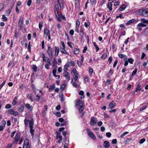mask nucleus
I'll return each instance as SVG.
<instances>
[{
  "mask_svg": "<svg viewBox=\"0 0 148 148\" xmlns=\"http://www.w3.org/2000/svg\"><path fill=\"white\" fill-rule=\"evenodd\" d=\"M59 8L58 4H56L54 6V11L55 15L57 20L60 22H61L62 20L60 18L59 14Z\"/></svg>",
  "mask_w": 148,
  "mask_h": 148,
  "instance_id": "1",
  "label": "nucleus"
},
{
  "mask_svg": "<svg viewBox=\"0 0 148 148\" xmlns=\"http://www.w3.org/2000/svg\"><path fill=\"white\" fill-rule=\"evenodd\" d=\"M29 123V128H30V132L31 134L32 137H33L34 136V133L35 132L34 129H33L34 121H31Z\"/></svg>",
  "mask_w": 148,
  "mask_h": 148,
  "instance_id": "2",
  "label": "nucleus"
},
{
  "mask_svg": "<svg viewBox=\"0 0 148 148\" xmlns=\"http://www.w3.org/2000/svg\"><path fill=\"white\" fill-rule=\"evenodd\" d=\"M97 121V118L94 116H92L90 121V125L92 126H94L96 124Z\"/></svg>",
  "mask_w": 148,
  "mask_h": 148,
  "instance_id": "3",
  "label": "nucleus"
},
{
  "mask_svg": "<svg viewBox=\"0 0 148 148\" xmlns=\"http://www.w3.org/2000/svg\"><path fill=\"white\" fill-rule=\"evenodd\" d=\"M88 136L91 138L95 140L96 138L95 135L94 134L93 132L91 131L90 129L89 128L86 129Z\"/></svg>",
  "mask_w": 148,
  "mask_h": 148,
  "instance_id": "4",
  "label": "nucleus"
},
{
  "mask_svg": "<svg viewBox=\"0 0 148 148\" xmlns=\"http://www.w3.org/2000/svg\"><path fill=\"white\" fill-rule=\"evenodd\" d=\"M7 113L8 114L13 115L14 116H16L18 115V112L15 111L14 110L10 109L7 110Z\"/></svg>",
  "mask_w": 148,
  "mask_h": 148,
  "instance_id": "5",
  "label": "nucleus"
},
{
  "mask_svg": "<svg viewBox=\"0 0 148 148\" xmlns=\"http://www.w3.org/2000/svg\"><path fill=\"white\" fill-rule=\"evenodd\" d=\"M50 34V31L47 27L45 28L44 30L43 37H45L46 38L48 36V35Z\"/></svg>",
  "mask_w": 148,
  "mask_h": 148,
  "instance_id": "6",
  "label": "nucleus"
},
{
  "mask_svg": "<svg viewBox=\"0 0 148 148\" xmlns=\"http://www.w3.org/2000/svg\"><path fill=\"white\" fill-rule=\"evenodd\" d=\"M80 33L79 34V35L80 36L79 39L82 40L84 36V29L83 26H81L80 27Z\"/></svg>",
  "mask_w": 148,
  "mask_h": 148,
  "instance_id": "7",
  "label": "nucleus"
},
{
  "mask_svg": "<svg viewBox=\"0 0 148 148\" xmlns=\"http://www.w3.org/2000/svg\"><path fill=\"white\" fill-rule=\"evenodd\" d=\"M23 18L22 17H20L19 18L18 23V26L19 27H20V28L19 29L20 30L21 29L23 25Z\"/></svg>",
  "mask_w": 148,
  "mask_h": 148,
  "instance_id": "8",
  "label": "nucleus"
},
{
  "mask_svg": "<svg viewBox=\"0 0 148 148\" xmlns=\"http://www.w3.org/2000/svg\"><path fill=\"white\" fill-rule=\"evenodd\" d=\"M47 53L49 56L51 58H52L53 57V53L52 52L51 47L50 46H48V49L47 50Z\"/></svg>",
  "mask_w": 148,
  "mask_h": 148,
  "instance_id": "9",
  "label": "nucleus"
},
{
  "mask_svg": "<svg viewBox=\"0 0 148 148\" xmlns=\"http://www.w3.org/2000/svg\"><path fill=\"white\" fill-rule=\"evenodd\" d=\"M25 106V108H26L29 111L31 112L33 109V107L32 106H31L30 104L28 103H27L26 104L24 103Z\"/></svg>",
  "mask_w": 148,
  "mask_h": 148,
  "instance_id": "10",
  "label": "nucleus"
},
{
  "mask_svg": "<svg viewBox=\"0 0 148 148\" xmlns=\"http://www.w3.org/2000/svg\"><path fill=\"white\" fill-rule=\"evenodd\" d=\"M118 56L119 58L123 59L124 60H127V56L125 54L118 53Z\"/></svg>",
  "mask_w": 148,
  "mask_h": 148,
  "instance_id": "11",
  "label": "nucleus"
},
{
  "mask_svg": "<svg viewBox=\"0 0 148 148\" xmlns=\"http://www.w3.org/2000/svg\"><path fill=\"white\" fill-rule=\"evenodd\" d=\"M55 57H57L58 56L59 52V47L55 46Z\"/></svg>",
  "mask_w": 148,
  "mask_h": 148,
  "instance_id": "12",
  "label": "nucleus"
},
{
  "mask_svg": "<svg viewBox=\"0 0 148 148\" xmlns=\"http://www.w3.org/2000/svg\"><path fill=\"white\" fill-rule=\"evenodd\" d=\"M103 145L105 148H108L110 147V142L107 140L103 142Z\"/></svg>",
  "mask_w": 148,
  "mask_h": 148,
  "instance_id": "13",
  "label": "nucleus"
},
{
  "mask_svg": "<svg viewBox=\"0 0 148 148\" xmlns=\"http://www.w3.org/2000/svg\"><path fill=\"white\" fill-rule=\"evenodd\" d=\"M141 85L139 84H138L137 85L136 87V88L135 89V91L134 92V94H135L136 92H138V91H140L141 88Z\"/></svg>",
  "mask_w": 148,
  "mask_h": 148,
  "instance_id": "14",
  "label": "nucleus"
},
{
  "mask_svg": "<svg viewBox=\"0 0 148 148\" xmlns=\"http://www.w3.org/2000/svg\"><path fill=\"white\" fill-rule=\"evenodd\" d=\"M31 121H34L33 119H32L30 120H29L28 119H25L24 120V122L25 123V124L26 125V127H27L28 125V122H29V123Z\"/></svg>",
  "mask_w": 148,
  "mask_h": 148,
  "instance_id": "15",
  "label": "nucleus"
},
{
  "mask_svg": "<svg viewBox=\"0 0 148 148\" xmlns=\"http://www.w3.org/2000/svg\"><path fill=\"white\" fill-rule=\"evenodd\" d=\"M115 103L114 101H112L109 104V107L111 109H112L115 106Z\"/></svg>",
  "mask_w": 148,
  "mask_h": 148,
  "instance_id": "16",
  "label": "nucleus"
},
{
  "mask_svg": "<svg viewBox=\"0 0 148 148\" xmlns=\"http://www.w3.org/2000/svg\"><path fill=\"white\" fill-rule=\"evenodd\" d=\"M135 20L134 19H131L129 21H127L126 23V25L128 26L130 25H132L135 21Z\"/></svg>",
  "mask_w": 148,
  "mask_h": 148,
  "instance_id": "17",
  "label": "nucleus"
},
{
  "mask_svg": "<svg viewBox=\"0 0 148 148\" xmlns=\"http://www.w3.org/2000/svg\"><path fill=\"white\" fill-rule=\"evenodd\" d=\"M136 13L138 15L143 16V9L138 10L136 11Z\"/></svg>",
  "mask_w": 148,
  "mask_h": 148,
  "instance_id": "18",
  "label": "nucleus"
},
{
  "mask_svg": "<svg viewBox=\"0 0 148 148\" xmlns=\"http://www.w3.org/2000/svg\"><path fill=\"white\" fill-rule=\"evenodd\" d=\"M56 69H53L52 70V73L53 75L55 77H58V79H59L60 77V75H56Z\"/></svg>",
  "mask_w": 148,
  "mask_h": 148,
  "instance_id": "19",
  "label": "nucleus"
},
{
  "mask_svg": "<svg viewBox=\"0 0 148 148\" xmlns=\"http://www.w3.org/2000/svg\"><path fill=\"white\" fill-rule=\"evenodd\" d=\"M80 0H75V6L76 8H78L80 5Z\"/></svg>",
  "mask_w": 148,
  "mask_h": 148,
  "instance_id": "20",
  "label": "nucleus"
},
{
  "mask_svg": "<svg viewBox=\"0 0 148 148\" xmlns=\"http://www.w3.org/2000/svg\"><path fill=\"white\" fill-rule=\"evenodd\" d=\"M21 136V134L20 132L17 133L16 134L15 136L14 137V139L18 141L20 138Z\"/></svg>",
  "mask_w": 148,
  "mask_h": 148,
  "instance_id": "21",
  "label": "nucleus"
},
{
  "mask_svg": "<svg viewBox=\"0 0 148 148\" xmlns=\"http://www.w3.org/2000/svg\"><path fill=\"white\" fill-rule=\"evenodd\" d=\"M18 97L17 96H16L13 99V101L12 103V104L13 106H14L16 105L17 103V100L18 99Z\"/></svg>",
  "mask_w": 148,
  "mask_h": 148,
  "instance_id": "22",
  "label": "nucleus"
},
{
  "mask_svg": "<svg viewBox=\"0 0 148 148\" xmlns=\"http://www.w3.org/2000/svg\"><path fill=\"white\" fill-rule=\"evenodd\" d=\"M79 95H81L80 97V98L82 99H83L84 98L85 96L84 95V92L83 90H80L79 92Z\"/></svg>",
  "mask_w": 148,
  "mask_h": 148,
  "instance_id": "23",
  "label": "nucleus"
},
{
  "mask_svg": "<svg viewBox=\"0 0 148 148\" xmlns=\"http://www.w3.org/2000/svg\"><path fill=\"white\" fill-rule=\"evenodd\" d=\"M143 16H148V8L146 9H143Z\"/></svg>",
  "mask_w": 148,
  "mask_h": 148,
  "instance_id": "24",
  "label": "nucleus"
},
{
  "mask_svg": "<svg viewBox=\"0 0 148 148\" xmlns=\"http://www.w3.org/2000/svg\"><path fill=\"white\" fill-rule=\"evenodd\" d=\"M40 57L42 58V61L44 62H46V58L45 53H42L40 54Z\"/></svg>",
  "mask_w": 148,
  "mask_h": 148,
  "instance_id": "25",
  "label": "nucleus"
},
{
  "mask_svg": "<svg viewBox=\"0 0 148 148\" xmlns=\"http://www.w3.org/2000/svg\"><path fill=\"white\" fill-rule=\"evenodd\" d=\"M126 8V5L124 4H123L119 7V10L121 11H123Z\"/></svg>",
  "mask_w": 148,
  "mask_h": 148,
  "instance_id": "26",
  "label": "nucleus"
},
{
  "mask_svg": "<svg viewBox=\"0 0 148 148\" xmlns=\"http://www.w3.org/2000/svg\"><path fill=\"white\" fill-rule=\"evenodd\" d=\"M112 5L111 2H109L107 5V8L109 9V10L111 11L112 10Z\"/></svg>",
  "mask_w": 148,
  "mask_h": 148,
  "instance_id": "27",
  "label": "nucleus"
},
{
  "mask_svg": "<svg viewBox=\"0 0 148 148\" xmlns=\"http://www.w3.org/2000/svg\"><path fill=\"white\" fill-rule=\"evenodd\" d=\"M84 109V107L83 105H81L78 109L79 112L80 113H82Z\"/></svg>",
  "mask_w": 148,
  "mask_h": 148,
  "instance_id": "28",
  "label": "nucleus"
},
{
  "mask_svg": "<svg viewBox=\"0 0 148 148\" xmlns=\"http://www.w3.org/2000/svg\"><path fill=\"white\" fill-rule=\"evenodd\" d=\"M25 108L24 106L23 105H21L18 108V110L19 112H23L24 111Z\"/></svg>",
  "mask_w": 148,
  "mask_h": 148,
  "instance_id": "29",
  "label": "nucleus"
},
{
  "mask_svg": "<svg viewBox=\"0 0 148 148\" xmlns=\"http://www.w3.org/2000/svg\"><path fill=\"white\" fill-rule=\"evenodd\" d=\"M80 49H79L75 48L74 51V53L75 54H77L79 53Z\"/></svg>",
  "mask_w": 148,
  "mask_h": 148,
  "instance_id": "30",
  "label": "nucleus"
},
{
  "mask_svg": "<svg viewBox=\"0 0 148 148\" xmlns=\"http://www.w3.org/2000/svg\"><path fill=\"white\" fill-rule=\"evenodd\" d=\"M57 135H56V138H58L59 140H62V136L61 135H59L58 136V135H60V132H56Z\"/></svg>",
  "mask_w": 148,
  "mask_h": 148,
  "instance_id": "31",
  "label": "nucleus"
},
{
  "mask_svg": "<svg viewBox=\"0 0 148 148\" xmlns=\"http://www.w3.org/2000/svg\"><path fill=\"white\" fill-rule=\"evenodd\" d=\"M127 60L130 64H133L134 61V59L131 58H127Z\"/></svg>",
  "mask_w": 148,
  "mask_h": 148,
  "instance_id": "32",
  "label": "nucleus"
},
{
  "mask_svg": "<svg viewBox=\"0 0 148 148\" xmlns=\"http://www.w3.org/2000/svg\"><path fill=\"white\" fill-rule=\"evenodd\" d=\"M57 3L59 5L60 7V8H64V2H60V1H59V2H57Z\"/></svg>",
  "mask_w": 148,
  "mask_h": 148,
  "instance_id": "33",
  "label": "nucleus"
},
{
  "mask_svg": "<svg viewBox=\"0 0 148 148\" xmlns=\"http://www.w3.org/2000/svg\"><path fill=\"white\" fill-rule=\"evenodd\" d=\"M67 65H70V66H75V62L73 61H72L71 62H68Z\"/></svg>",
  "mask_w": 148,
  "mask_h": 148,
  "instance_id": "34",
  "label": "nucleus"
},
{
  "mask_svg": "<svg viewBox=\"0 0 148 148\" xmlns=\"http://www.w3.org/2000/svg\"><path fill=\"white\" fill-rule=\"evenodd\" d=\"M140 21L142 23L148 24V20H146L144 18H141L140 19Z\"/></svg>",
  "mask_w": 148,
  "mask_h": 148,
  "instance_id": "35",
  "label": "nucleus"
},
{
  "mask_svg": "<svg viewBox=\"0 0 148 148\" xmlns=\"http://www.w3.org/2000/svg\"><path fill=\"white\" fill-rule=\"evenodd\" d=\"M93 43L95 46V47L96 48V51L97 52L99 50V48L98 46V45L96 44V42H93Z\"/></svg>",
  "mask_w": 148,
  "mask_h": 148,
  "instance_id": "36",
  "label": "nucleus"
},
{
  "mask_svg": "<svg viewBox=\"0 0 148 148\" xmlns=\"http://www.w3.org/2000/svg\"><path fill=\"white\" fill-rule=\"evenodd\" d=\"M147 26V25L145 24H144L143 23H138L137 25V26L138 27H145Z\"/></svg>",
  "mask_w": 148,
  "mask_h": 148,
  "instance_id": "37",
  "label": "nucleus"
},
{
  "mask_svg": "<svg viewBox=\"0 0 148 148\" xmlns=\"http://www.w3.org/2000/svg\"><path fill=\"white\" fill-rule=\"evenodd\" d=\"M77 102V104H78V105L80 107L81 105H83V103H82V101L80 99H77L76 100Z\"/></svg>",
  "mask_w": 148,
  "mask_h": 148,
  "instance_id": "38",
  "label": "nucleus"
},
{
  "mask_svg": "<svg viewBox=\"0 0 148 148\" xmlns=\"http://www.w3.org/2000/svg\"><path fill=\"white\" fill-rule=\"evenodd\" d=\"M60 52L62 53H64L68 55H69V53L66 51L65 49H61Z\"/></svg>",
  "mask_w": 148,
  "mask_h": 148,
  "instance_id": "39",
  "label": "nucleus"
},
{
  "mask_svg": "<svg viewBox=\"0 0 148 148\" xmlns=\"http://www.w3.org/2000/svg\"><path fill=\"white\" fill-rule=\"evenodd\" d=\"M138 69L137 68H136L132 72V74H131V76L132 77L134 76L136 74L137 72V71Z\"/></svg>",
  "mask_w": 148,
  "mask_h": 148,
  "instance_id": "40",
  "label": "nucleus"
},
{
  "mask_svg": "<svg viewBox=\"0 0 148 148\" xmlns=\"http://www.w3.org/2000/svg\"><path fill=\"white\" fill-rule=\"evenodd\" d=\"M55 84H53L52 85L50 86V87L49 88V91H51V90H54V88H55Z\"/></svg>",
  "mask_w": 148,
  "mask_h": 148,
  "instance_id": "41",
  "label": "nucleus"
},
{
  "mask_svg": "<svg viewBox=\"0 0 148 148\" xmlns=\"http://www.w3.org/2000/svg\"><path fill=\"white\" fill-rule=\"evenodd\" d=\"M47 60V61L46 60V62H47V63L46 64L49 65V66L51 65V60L50 59L48 58L47 57H46V60Z\"/></svg>",
  "mask_w": 148,
  "mask_h": 148,
  "instance_id": "42",
  "label": "nucleus"
},
{
  "mask_svg": "<svg viewBox=\"0 0 148 148\" xmlns=\"http://www.w3.org/2000/svg\"><path fill=\"white\" fill-rule=\"evenodd\" d=\"M29 144V142L28 139L27 138H26L24 140L23 143V146L25 147V145L27 144Z\"/></svg>",
  "mask_w": 148,
  "mask_h": 148,
  "instance_id": "43",
  "label": "nucleus"
},
{
  "mask_svg": "<svg viewBox=\"0 0 148 148\" xmlns=\"http://www.w3.org/2000/svg\"><path fill=\"white\" fill-rule=\"evenodd\" d=\"M57 64V62L56 60V58H54L53 59V66L54 67L56 66Z\"/></svg>",
  "mask_w": 148,
  "mask_h": 148,
  "instance_id": "44",
  "label": "nucleus"
},
{
  "mask_svg": "<svg viewBox=\"0 0 148 148\" xmlns=\"http://www.w3.org/2000/svg\"><path fill=\"white\" fill-rule=\"evenodd\" d=\"M37 98L34 100L35 101H36L37 102H39L40 100L41 97L39 96L38 95H37L36 96Z\"/></svg>",
  "mask_w": 148,
  "mask_h": 148,
  "instance_id": "45",
  "label": "nucleus"
},
{
  "mask_svg": "<svg viewBox=\"0 0 148 148\" xmlns=\"http://www.w3.org/2000/svg\"><path fill=\"white\" fill-rule=\"evenodd\" d=\"M123 13H121L119 15H117L116 16V18H120L121 19H123L124 18V17L122 16Z\"/></svg>",
  "mask_w": 148,
  "mask_h": 148,
  "instance_id": "46",
  "label": "nucleus"
},
{
  "mask_svg": "<svg viewBox=\"0 0 148 148\" xmlns=\"http://www.w3.org/2000/svg\"><path fill=\"white\" fill-rule=\"evenodd\" d=\"M70 65H67V64H66L64 66V72L66 71L68 69V67H70Z\"/></svg>",
  "mask_w": 148,
  "mask_h": 148,
  "instance_id": "47",
  "label": "nucleus"
},
{
  "mask_svg": "<svg viewBox=\"0 0 148 148\" xmlns=\"http://www.w3.org/2000/svg\"><path fill=\"white\" fill-rule=\"evenodd\" d=\"M32 69L33 71L34 72H36L37 71V67L35 64L32 65Z\"/></svg>",
  "mask_w": 148,
  "mask_h": 148,
  "instance_id": "48",
  "label": "nucleus"
},
{
  "mask_svg": "<svg viewBox=\"0 0 148 148\" xmlns=\"http://www.w3.org/2000/svg\"><path fill=\"white\" fill-rule=\"evenodd\" d=\"M66 86V84L65 83L62 84L60 87V89L61 91L63 90L64 88Z\"/></svg>",
  "mask_w": 148,
  "mask_h": 148,
  "instance_id": "49",
  "label": "nucleus"
},
{
  "mask_svg": "<svg viewBox=\"0 0 148 148\" xmlns=\"http://www.w3.org/2000/svg\"><path fill=\"white\" fill-rule=\"evenodd\" d=\"M112 60L113 58L112 56H111L109 57L108 61L109 62V64H110L111 63Z\"/></svg>",
  "mask_w": 148,
  "mask_h": 148,
  "instance_id": "50",
  "label": "nucleus"
},
{
  "mask_svg": "<svg viewBox=\"0 0 148 148\" xmlns=\"http://www.w3.org/2000/svg\"><path fill=\"white\" fill-rule=\"evenodd\" d=\"M107 55L106 53H104L101 56V58L105 59L107 58Z\"/></svg>",
  "mask_w": 148,
  "mask_h": 148,
  "instance_id": "51",
  "label": "nucleus"
},
{
  "mask_svg": "<svg viewBox=\"0 0 148 148\" xmlns=\"http://www.w3.org/2000/svg\"><path fill=\"white\" fill-rule=\"evenodd\" d=\"M34 96L32 94H31L30 95L29 99L32 102H33L34 100V98L33 97Z\"/></svg>",
  "mask_w": 148,
  "mask_h": 148,
  "instance_id": "52",
  "label": "nucleus"
},
{
  "mask_svg": "<svg viewBox=\"0 0 148 148\" xmlns=\"http://www.w3.org/2000/svg\"><path fill=\"white\" fill-rule=\"evenodd\" d=\"M39 27L40 30H41L42 27L43 26V23L42 21L40 22L39 23Z\"/></svg>",
  "mask_w": 148,
  "mask_h": 148,
  "instance_id": "53",
  "label": "nucleus"
},
{
  "mask_svg": "<svg viewBox=\"0 0 148 148\" xmlns=\"http://www.w3.org/2000/svg\"><path fill=\"white\" fill-rule=\"evenodd\" d=\"M78 79V74L75 73L74 74V80L75 82H77Z\"/></svg>",
  "mask_w": 148,
  "mask_h": 148,
  "instance_id": "54",
  "label": "nucleus"
},
{
  "mask_svg": "<svg viewBox=\"0 0 148 148\" xmlns=\"http://www.w3.org/2000/svg\"><path fill=\"white\" fill-rule=\"evenodd\" d=\"M89 73L90 74V75H91L92 74L93 71V69L91 68V67H89Z\"/></svg>",
  "mask_w": 148,
  "mask_h": 148,
  "instance_id": "55",
  "label": "nucleus"
},
{
  "mask_svg": "<svg viewBox=\"0 0 148 148\" xmlns=\"http://www.w3.org/2000/svg\"><path fill=\"white\" fill-rule=\"evenodd\" d=\"M2 18L3 19V21L4 22H6L8 20L7 18L4 15H2Z\"/></svg>",
  "mask_w": 148,
  "mask_h": 148,
  "instance_id": "56",
  "label": "nucleus"
},
{
  "mask_svg": "<svg viewBox=\"0 0 148 148\" xmlns=\"http://www.w3.org/2000/svg\"><path fill=\"white\" fill-rule=\"evenodd\" d=\"M90 23L89 21H88V23H87V22H85L84 23V25L85 27L87 28L88 26H89Z\"/></svg>",
  "mask_w": 148,
  "mask_h": 148,
  "instance_id": "57",
  "label": "nucleus"
},
{
  "mask_svg": "<svg viewBox=\"0 0 148 148\" xmlns=\"http://www.w3.org/2000/svg\"><path fill=\"white\" fill-rule=\"evenodd\" d=\"M4 5L3 3H0V11L4 9Z\"/></svg>",
  "mask_w": 148,
  "mask_h": 148,
  "instance_id": "58",
  "label": "nucleus"
},
{
  "mask_svg": "<svg viewBox=\"0 0 148 148\" xmlns=\"http://www.w3.org/2000/svg\"><path fill=\"white\" fill-rule=\"evenodd\" d=\"M6 57L4 53H2L1 55V60L2 61L4 60V59Z\"/></svg>",
  "mask_w": 148,
  "mask_h": 148,
  "instance_id": "59",
  "label": "nucleus"
},
{
  "mask_svg": "<svg viewBox=\"0 0 148 148\" xmlns=\"http://www.w3.org/2000/svg\"><path fill=\"white\" fill-rule=\"evenodd\" d=\"M147 108V106H143L142 107L140 108L139 109V111H142L144 110H145Z\"/></svg>",
  "mask_w": 148,
  "mask_h": 148,
  "instance_id": "60",
  "label": "nucleus"
},
{
  "mask_svg": "<svg viewBox=\"0 0 148 148\" xmlns=\"http://www.w3.org/2000/svg\"><path fill=\"white\" fill-rule=\"evenodd\" d=\"M80 25V21L78 20L76 21L75 27H79Z\"/></svg>",
  "mask_w": 148,
  "mask_h": 148,
  "instance_id": "61",
  "label": "nucleus"
},
{
  "mask_svg": "<svg viewBox=\"0 0 148 148\" xmlns=\"http://www.w3.org/2000/svg\"><path fill=\"white\" fill-rule=\"evenodd\" d=\"M61 43L62 47V49H65L66 46L64 42L63 41H61Z\"/></svg>",
  "mask_w": 148,
  "mask_h": 148,
  "instance_id": "62",
  "label": "nucleus"
},
{
  "mask_svg": "<svg viewBox=\"0 0 148 148\" xmlns=\"http://www.w3.org/2000/svg\"><path fill=\"white\" fill-rule=\"evenodd\" d=\"M85 37L86 38L87 40V42L89 43V36L88 35L86 34H85Z\"/></svg>",
  "mask_w": 148,
  "mask_h": 148,
  "instance_id": "63",
  "label": "nucleus"
},
{
  "mask_svg": "<svg viewBox=\"0 0 148 148\" xmlns=\"http://www.w3.org/2000/svg\"><path fill=\"white\" fill-rule=\"evenodd\" d=\"M145 138H143L140 140L139 141V143L141 144L143 143L145 141Z\"/></svg>",
  "mask_w": 148,
  "mask_h": 148,
  "instance_id": "64",
  "label": "nucleus"
}]
</instances>
